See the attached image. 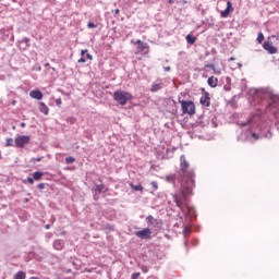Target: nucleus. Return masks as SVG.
Segmentation results:
<instances>
[{
	"instance_id": "f257e3e1",
	"label": "nucleus",
	"mask_w": 279,
	"mask_h": 279,
	"mask_svg": "<svg viewBox=\"0 0 279 279\" xmlns=\"http://www.w3.org/2000/svg\"><path fill=\"white\" fill-rule=\"evenodd\" d=\"M180 189L172 194V199L177 204L178 208L184 213L189 206V195H193V189H195V171L191 169V165L186 162V157L182 155L180 157Z\"/></svg>"
},
{
	"instance_id": "f03ea898",
	"label": "nucleus",
	"mask_w": 279,
	"mask_h": 279,
	"mask_svg": "<svg viewBox=\"0 0 279 279\" xmlns=\"http://www.w3.org/2000/svg\"><path fill=\"white\" fill-rule=\"evenodd\" d=\"M248 101L251 106H258L256 109L265 114H278L279 96L274 95L267 88H252L248 90Z\"/></svg>"
},
{
	"instance_id": "7ed1b4c3",
	"label": "nucleus",
	"mask_w": 279,
	"mask_h": 279,
	"mask_svg": "<svg viewBox=\"0 0 279 279\" xmlns=\"http://www.w3.org/2000/svg\"><path fill=\"white\" fill-rule=\"evenodd\" d=\"M271 122L269 120H260L257 123V132L252 133L253 138L258 141V138H271L274 134L271 133Z\"/></svg>"
},
{
	"instance_id": "20e7f679",
	"label": "nucleus",
	"mask_w": 279,
	"mask_h": 279,
	"mask_svg": "<svg viewBox=\"0 0 279 279\" xmlns=\"http://www.w3.org/2000/svg\"><path fill=\"white\" fill-rule=\"evenodd\" d=\"M113 99L120 106H125V104L134 99V96L125 90H116L113 93Z\"/></svg>"
},
{
	"instance_id": "39448f33",
	"label": "nucleus",
	"mask_w": 279,
	"mask_h": 279,
	"mask_svg": "<svg viewBox=\"0 0 279 279\" xmlns=\"http://www.w3.org/2000/svg\"><path fill=\"white\" fill-rule=\"evenodd\" d=\"M179 104H181L183 114H190V117L195 114V102L192 100H184L179 97Z\"/></svg>"
},
{
	"instance_id": "423d86ee",
	"label": "nucleus",
	"mask_w": 279,
	"mask_h": 279,
	"mask_svg": "<svg viewBox=\"0 0 279 279\" xmlns=\"http://www.w3.org/2000/svg\"><path fill=\"white\" fill-rule=\"evenodd\" d=\"M31 140L32 137H29V135H19L14 141L15 147L23 149V147L29 145Z\"/></svg>"
},
{
	"instance_id": "0eeeda50",
	"label": "nucleus",
	"mask_w": 279,
	"mask_h": 279,
	"mask_svg": "<svg viewBox=\"0 0 279 279\" xmlns=\"http://www.w3.org/2000/svg\"><path fill=\"white\" fill-rule=\"evenodd\" d=\"M135 236L142 241H149V239H151V229L145 228L140 231H135Z\"/></svg>"
},
{
	"instance_id": "6e6552de",
	"label": "nucleus",
	"mask_w": 279,
	"mask_h": 279,
	"mask_svg": "<svg viewBox=\"0 0 279 279\" xmlns=\"http://www.w3.org/2000/svg\"><path fill=\"white\" fill-rule=\"evenodd\" d=\"M162 88H165V83L161 81V78H157L151 84L150 93H158V90H162Z\"/></svg>"
},
{
	"instance_id": "1a4fd4ad",
	"label": "nucleus",
	"mask_w": 279,
	"mask_h": 279,
	"mask_svg": "<svg viewBox=\"0 0 279 279\" xmlns=\"http://www.w3.org/2000/svg\"><path fill=\"white\" fill-rule=\"evenodd\" d=\"M203 90V96L199 99V104L202 106H205L206 108L210 107V94L208 92H206L204 88Z\"/></svg>"
},
{
	"instance_id": "9d476101",
	"label": "nucleus",
	"mask_w": 279,
	"mask_h": 279,
	"mask_svg": "<svg viewBox=\"0 0 279 279\" xmlns=\"http://www.w3.org/2000/svg\"><path fill=\"white\" fill-rule=\"evenodd\" d=\"M263 48L265 49V51H268L270 56H274V53H278V48H276L274 44H271V41H265Z\"/></svg>"
},
{
	"instance_id": "9b49d317",
	"label": "nucleus",
	"mask_w": 279,
	"mask_h": 279,
	"mask_svg": "<svg viewBox=\"0 0 279 279\" xmlns=\"http://www.w3.org/2000/svg\"><path fill=\"white\" fill-rule=\"evenodd\" d=\"M104 189H106V185L104 183L101 184H96L93 187V195H94V199H97V195H101V193H104Z\"/></svg>"
},
{
	"instance_id": "f8f14e48",
	"label": "nucleus",
	"mask_w": 279,
	"mask_h": 279,
	"mask_svg": "<svg viewBox=\"0 0 279 279\" xmlns=\"http://www.w3.org/2000/svg\"><path fill=\"white\" fill-rule=\"evenodd\" d=\"M234 8L232 7V2L228 1L226 10L220 12L221 19H228V16H230V12H232Z\"/></svg>"
},
{
	"instance_id": "ddd939ff",
	"label": "nucleus",
	"mask_w": 279,
	"mask_h": 279,
	"mask_svg": "<svg viewBox=\"0 0 279 279\" xmlns=\"http://www.w3.org/2000/svg\"><path fill=\"white\" fill-rule=\"evenodd\" d=\"M29 97H32V99H37V101H40V99H43V92H40L39 89H33L29 93Z\"/></svg>"
},
{
	"instance_id": "4468645a",
	"label": "nucleus",
	"mask_w": 279,
	"mask_h": 279,
	"mask_svg": "<svg viewBox=\"0 0 279 279\" xmlns=\"http://www.w3.org/2000/svg\"><path fill=\"white\" fill-rule=\"evenodd\" d=\"M218 82H219V78H215V76H210L207 80V84H208V86H210V88H217Z\"/></svg>"
},
{
	"instance_id": "2eb2a0df",
	"label": "nucleus",
	"mask_w": 279,
	"mask_h": 279,
	"mask_svg": "<svg viewBox=\"0 0 279 279\" xmlns=\"http://www.w3.org/2000/svg\"><path fill=\"white\" fill-rule=\"evenodd\" d=\"M53 247H54V250H58V251L63 250V247H64V241H62V240H56V241L53 242Z\"/></svg>"
},
{
	"instance_id": "dca6fc26",
	"label": "nucleus",
	"mask_w": 279,
	"mask_h": 279,
	"mask_svg": "<svg viewBox=\"0 0 279 279\" xmlns=\"http://www.w3.org/2000/svg\"><path fill=\"white\" fill-rule=\"evenodd\" d=\"M146 223H148V226H154L155 223H160L158 221V219L154 218V216L149 215L146 217Z\"/></svg>"
},
{
	"instance_id": "f3484780",
	"label": "nucleus",
	"mask_w": 279,
	"mask_h": 279,
	"mask_svg": "<svg viewBox=\"0 0 279 279\" xmlns=\"http://www.w3.org/2000/svg\"><path fill=\"white\" fill-rule=\"evenodd\" d=\"M39 111L47 116L49 114V107L45 102H39Z\"/></svg>"
},
{
	"instance_id": "a211bd4d",
	"label": "nucleus",
	"mask_w": 279,
	"mask_h": 279,
	"mask_svg": "<svg viewBox=\"0 0 279 279\" xmlns=\"http://www.w3.org/2000/svg\"><path fill=\"white\" fill-rule=\"evenodd\" d=\"M185 40L187 45H195L197 37L193 36L192 34L186 35Z\"/></svg>"
},
{
	"instance_id": "6ab92c4d",
	"label": "nucleus",
	"mask_w": 279,
	"mask_h": 279,
	"mask_svg": "<svg viewBox=\"0 0 279 279\" xmlns=\"http://www.w3.org/2000/svg\"><path fill=\"white\" fill-rule=\"evenodd\" d=\"M43 175H45V173L40 172V171H36L33 173V180H36L37 182L43 180Z\"/></svg>"
},
{
	"instance_id": "aec40b11",
	"label": "nucleus",
	"mask_w": 279,
	"mask_h": 279,
	"mask_svg": "<svg viewBox=\"0 0 279 279\" xmlns=\"http://www.w3.org/2000/svg\"><path fill=\"white\" fill-rule=\"evenodd\" d=\"M258 119H260V117L255 116L253 119H251L246 122H242L241 125H242V128H245V125H247L248 123H256V121H258Z\"/></svg>"
},
{
	"instance_id": "412c9836",
	"label": "nucleus",
	"mask_w": 279,
	"mask_h": 279,
	"mask_svg": "<svg viewBox=\"0 0 279 279\" xmlns=\"http://www.w3.org/2000/svg\"><path fill=\"white\" fill-rule=\"evenodd\" d=\"M86 53H88V50H82V52H81L82 57L78 59L80 63L86 62Z\"/></svg>"
},
{
	"instance_id": "4be33fe9",
	"label": "nucleus",
	"mask_w": 279,
	"mask_h": 279,
	"mask_svg": "<svg viewBox=\"0 0 279 279\" xmlns=\"http://www.w3.org/2000/svg\"><path fill=\"white\" fill-rule=\"evenodd\" d=\"M25 271H19L15 276L14 279H25L26 278Z\"/></svg>"
},
{
	"instance_id": "5701e85b",
	"label": "nucleus",
	"mask_w": 279,
	"mask_h": 279,
	"mask_svg": "<svg viewBox=\"0 0 279 279\" xmlns=\"http://www.w3.org/2000/svg\"><path fill=\"white\" fill-rule=\"evenodd\" d=\"M136 44L138 45V48L143 51L147 48V44L141 41V39H137Z\"/></svg>"
},
{
	"instance_id": "b1692460",
	"label": "nucleus",
	"mask_w": 279,
	"mask_h": 279,
	"mask_svg": "<svg viewBox=\"0 0 279 279\" xmlns=\"http://www.w3.org/2000/svg\"><path fill=\"white\" fill-rule=\"evenodd\" d=\"M226 81H227V85L223 86V90L229 92V90H231V88H232V87L230 86L231 78H230L229 76H227Z\"/></svg>"
},
{
	"instance_id": "393cba45",
	"label": "nucleus",
	"mask_w": 279,
	"mask_h": 279,
	"mask_svg": "<svg viewBox=\"0 0 279 279\" xmlns=\"http://www.w3.org/2000/svg\"><path fill=\"white\" fill-rule=\"evenodd\" d=\"M166 182H169L170 184H173V182H175L174 174H170V175L166 177Z\"/></svg>"
},
{
	"instance_id": "a878e982",
	"label": "nucleus",
	"mask_w": 279,
	"mask_h": 279,
	"mask_svg": "<svg viewBox=\"0 0 279 279\" xmlns=\"http://www.w3.org/2000/svg\"><path fill=\"white\" fill-rule=\"evenodd\" d=\"M263 40H265V35H263V33H258L257 43L260 45V44H263Z\"/></svg>"
},
{
	"instance_id": "bb28decb",
	"label": "nucleus",
	"mask_w": 279,
	"mask_h": 279,
	"mask_svg": "<svg viewBox=\"0 0 279 279\" xmlns=\"http://www.w3.org/2000/svg\"><path fill=\"white\" fill-rule=\"evenodd\" d=\"M7 147H14V140L13 138H7Z\"/></svg>"
},
{
	"instance_id": "cd10ccee",
	"label": "nucleus",
	"mask_w": 279,
	"mask_h": 279,
	"mask_svg": "<svg viewBox=\"0 0 279 279\" xmlns=\"http://www.w3.org/2000/svg\"><path fill=\"white\" fill-rule=\"evenodd\" d=\"M131 187H132L134 191H143V185H141V184H136V185L131 184Z\"/></svg>"
},
{
	"instance_id": "c85d7f7f",
	"label": "nucleus",
	"mask_w": 279,
	"mask_h": 279,
	"mask_svg": "<svg viewBox=\"0 0 279 279\" xmlns=\"http://www.w3.org/2000/svg\"><path fill=\"white\" fill-rule=\"evenodd\" d=\"M205 69H211V71H214V73H217V71L215 70V64H213V63L205 64Z\"/></svg>"
},
{
	"instance_id": "c756f323",
	"label": "nucleus",
	"mask_w": 279,
	"mask_h": 279,
	"mask_svg": "<svg viewBox=\"0 0 279 279\" xmlns=\"http://www.w3.org/2000/svg\"><path fill=\"white\" fill-rule=\"evenodd\" d=\"M150 185H151L153 191H158V182L151 181Z\"/></svg>"
},
{
	"instance_id": "7c9ffc66",
	"label": "nucleus",
	"mask_w": 279,
	"mask_h": 279,
	"mask_svg": "<svg viewBox=\"0 0 279 279\" xmlns=\"http://www.w3.org/2000/svg\"><path fill=\"white\" fill-rule=\"evenodd\" d=\"M87 27H88V29H95V27H97V25L93 22H88Z\"/></svg>"
},
{
	"instance_id": "2f4dec72",
	"label": "nucleus",
	"mask_w": 279,
	"mask_h": 279,
	"mask_svg": "<svg viewBox=\"0 0 279 279\" xmlns=\"http://www.w3.org/2000/svg\"><path fill=\"white\" fill-rule=\"evenodd\" d=\"M43 158H45V157L41 156V157L33 158L32 162H40L43 160Z\"/></svg>"
},
{
	"instance_id": "473e14b6",
	"label": "nucleus",
	"mask_w": 279,
	"mask_h": 279,
	"mask_svg": "<svg viewBox=\"0 0 279 279\" xmlns=\"http://www.w3.org/2000/svg\"><path fill=\"white\" fill-rule=\"evenodd\" d=\"M85 60H93V54L85 52Z\"/></svg>"
},
{
	"instance_id": "72a5a7b5",
	"label": "nucleus",
	"mask_w": 279,
	"mask_h": 279,
	"mask_svg": "<svg viewBox=\"0 0 279 279\" xmlns=\"http://www.w3.org/2000/svg\"><path fill=\"white\" fill-rule=\"evenodd\" d=\"M141 277V272H135L132 275V279H138Z\"/></svg>"
},
{
	"instance_id": "f704fd0d",
	"label": "nucleus",
	"mask_w": 279,
	"mask_h": 279,
	"mask_svg": "<svg viewBox=\"0 0 279 279\" xmlns=\"http://www.w3.org/2000/svg\"><path fill=\"white\" fill-rule=\"evenodd\" d=\"M23 43H25L26 46L29 47V38L25 37V38L23 39Z\"/></svg>"
},
{
	"instance_id": "c9c22d12",
	"label": "nucleus",
	"mask_w": 279,
	"mask_h": 279,
	"mask_svg": "<svg viewBox=\"0 0 279 279\" xmlns=\"http://www.w3.org/2000/svg\"><path fill=\"white\" fill-rule=\"evenodd\" d=\"M27 182H28V184H34V178L28 177V178H27Z\"/></svg>"
},
{
	"instance_id": "e433bc0d",
	"label": "nucleus",
	"mask_w": 279,
	"mask_h": 279,
	"mask_svg": "<svg viewBox=\"0 0 279 279\" xmlns=\"http://www.w3.org/2000/svg\"><path fill=\"white\" fill-rule=\"evenodd\" d=\"M37 189H39L40 191H43V189H45V183H39V184L37 185Z\"/></svg>"
},
{
	"instance_id": "4c0bfd02",
	"label": "nucleus",
	"mask_w": 279,
	"mask_h": 279,
	"mask_svg": "<svg viewBox=\"0 0 279 279\" xmlns=\"http://www.w3.org/2000/svg\"><path fill=\"white\" fill-rule=\"evenodd\" d=\"M56 104H57V106H62V99L58 98V99L56 100Z\"/></svg>"
},
{
	"instance_id": "58836bf2",
	"label": "nucleus",
	"mask_w": 279,
	"mask_h": 279,
	"mask_svg": "<svg viewBox=\"0 0 279 279\" xmlns=\"http://www.w3.org/2000/svg\"><path fill=\"white\" fill-rule=\"evenodd\" d=\"M65 162H66V165H71V156L65 158Z\"/></svg>"
},
{
	"instance_id": "ea45409f",
	"label": "nucleus",
	"mask_w": 279,
	"mask_h": 279,
	"mask_svg": "<svg viewBox=\"0 0 279 279\" xmlns=\"http://www.w3.org/2000/svg\"><path fill=\"white\" fill-rule=\"evenodd\" d=\"M163 71H166L167 73H169V71H171V66H165Z\"/></svg>"
},
{
	"instance_id": "a19ab883",
	"label": "nucleus",
	"mask_w": 279,
	"mask_h": 279,
	"mask_svg": "<svg viewBox=\"0 0 279 279\" xmlns=\"http://www.w3.org/2000/svg\"><path fill=\"white\" fill-rule=\"evenodd\" d=\"M120 12H121V10L116 9V10L113 11V14H120Z\"/></svg>"
},
{
	"instance_id": "79ce46f5",
	"label": "nucleus",
	"mask_w": 279,
	"mask_h": 279,
	"mask_svg": "<svg viewBox=\"0 0 279 279\" xmlns=\"http://www.w3.org/2000/svg\"><path fill=\"white\" fill-rule=\"evenodd\" d=\"M50 228H51V225H46V226H45V229H46V230H49Z\"/></svg>"
},
{
	"instance_id": "37998d69",
	"label": "nucleus",
	"mask_w": 279,
	"mask_h": 279,
	"mask_svg": "<svg viewBox=\"0 0 279 279\" xmlns=\"http://www.w3.org/2000/svg\"><path fill=\"white\" fill-rule=\"evenodd\" d=\"M168 3L173 4L175 3V0H168Z\"/></svg>"
},
{
	"instance_id": "c03bdc74",
	"label": "nucleus",
	"mask_w": 279,
	"mask_h": 279,
	"mask_svg": "<svg viewBox=\"0 0 279 279\" xmlns=\"http://www.w3.org/2000/svg\"><path fill=\"white\" fill-rule=\"evenodd\" d=\"M275 126L277 128V130H279V121L275 123Z\"/></svg>"
},
{
	"instance_id": "a18cd8bd",
	"label": "nucleus",
	"mask_w": 279,
	"mask_h": 279,
	"mask_svg": "<svg viewBox=\"0 0 279 279\" xmlns=\"http://www.w3.org/2000/svg\"><path fill=\"white\" fill-rule=\"evenodd\" d=\"M25 125H26L25 122L21 123V128H25Z\"/></svg>"
},
{
	"instance_id": "49530a36",
	"label": "nucleus",
	"mask_w": 279,
	"mask_h": 279,
	"mask_svg": "<svg viewBox=\"0 0 279 279\" xmlns=\"http://www.w3.org/2000/svg\"><path fill=\"white\" fill-rule=\"evenodd\" d=\"M229 61H230V62L234 61V57H231V58L229 59Z\"/></svg>"
},
{
	"instance_id": "de8ad7c7",
	"label": "nucleus",
	"mask_w": 279,
	"mask_h": 279,
	"mask_svg": "<svg viewBox=\"0 0 279 279\" xmlns=\"http://www.w3.org/2000/svg\"><path fill=\"white\" fill-rule=\"evenodd\" d=\"M71 162H75V158L71 157Z\"/></svg>"
},
{
	"instance_id": "09e8293b",
	"label": "nucleus",
	"mask_w": 279,
	"mask_h": 279,
	"mask_svg": "<svg viewBox=\"0 0 279 279\" xmlns=\"http://www.w3.org/2000/svg\"><path fill=\"white\" fill-rule=\"evenodd\" d=\"M238 66H240V68H241V66H243V64L239 63V64H238Z\"/></svg>"
},
{
	"instance_id": "8fccbe9b",
	"label": "nucleus",
	"mask_w": 279,
	"mask_h": 279,
	"mask_svg": "<svg viewBox=\"0 0 279 279\" xmlns=\"http://www.w3.org/2000/svg\"><path fill=\"white\" fill-rule=\"evenodd\" d=\"M238 141H241V137H240V136H238Z\"/></svg>"
}]
</instances>
